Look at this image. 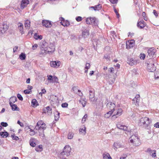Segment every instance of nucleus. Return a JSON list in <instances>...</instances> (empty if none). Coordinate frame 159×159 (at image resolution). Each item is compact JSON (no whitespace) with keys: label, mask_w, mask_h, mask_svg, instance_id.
Returning <instances> with one entry per match:
<instances>
[{"label":"nucleus","mask_w":159,"mask_h":159,"mask_svg":"<svg viewBox=\"0 0 159 159\" xmlns=\"http://www.w3.org/2000/svg\"><path fill=\"white\" fill-rule=\"evenodd\" d=\"M46 128L45 124L42 120L38 121L35 127L36 129L38 130L39 135L42 138L44 137V130Z\"/></svg>","instance_id":"1"},{"label":"nucleus","mask_w":159,"mask_h":159,"mask_svg":"<svg viewBox=\"0 0 159 159\" xmlns=\"http://www.w3.org/2000/svg\"><path fill=\"white\" fill-rule=\"evenodd\" d=\"M156 62V60L153 58L150 59L148 62L147 63V68L148 70L151 72H153L156 70V67L154 63Z\"/></svg>","instance_id":"2"},{"label":"nucleus","mask_w":159,"mask_h":159,"mask_svg":"<svg viewBox=\"0 0 159 159\" xmlns=\"http://www.w3.org/2000/svg\"><path fill=\"white\" fill-rule=\"evenodd\" d=\"M129 141L134 146H138L141 144L139 139L137 136L132 135L129 139Z\"/></svg>","instance_id":"3"},{"label":"nucleus","mask_w":159,"mask_h":159,"mask_svg":"<svg viewBox=\"0 0 159 159\" xmlns=\"http://www.w3.org/2000/svg\"><path fill=\"white\" fill-rule=\"evenodd\" d=\"M151 121L147 117H142L140 120L139 125L140 126H143L145 127L148 126L150 124Z\"/></svg>","instance_id":"4"},{"label":"nucleus","mask_w":159,"mask_h":159,"mask_svg":"<svg viewBox=\"0 0 159 159\" xmlns=\"http://www.w3.org/2000/svg\"><path fill=\"white\" fill-rule=\"evenodd\" d=\"M86 22L87 24H93L95 26H98V20L94 17H89L87 18L86 20Z\"/></svg>","instance_id":"5"},{"label":"nucleus","mask_w":159,"mask_h":159,"mask_svg":"<svg viewBox=\"0 0 159 159\" xmlns=\"http://www.w3.org/2000/svg\"><path fill=\"white\" fill-rule=\"evenodd\" d=\"M113 115L112 116V119H114L121 115L123 110L121 108H117L116 107L113 110H112Z\"/></svg>","instance_id":"6"},{"label":"nucleus","mask_w":159,"mask_h":159,"mask_svg":"<svg viewBox=\"0 0 159 159\" xmlns=\"http://www.w3.org/2000/svg\"><path fill=\"white\" fill-rule=\"evenodd\" d=\"M48 45V43L44 40L42 41V42L40 43V47L43 53H46V50L47 49Z\"/></svg>","instance_id":"7"},{"label":"nucleus","mask_w":159,"mask_h":159,"mask_svg":"<svg viewBox=\"0 0 159 159\" xmlns=\"http://www.w3.org/2000/svg\"><path fill=\"white\" fill-rule=\"evenodd\" d=\"M48 80L50 83H59V79L56 76H52L51 75H48L47 76Z\"/></svg>","instance_id":"8"},{"label":"nucleus","mask_w":159,"mask_h":159,"mask_svg":"<svg viewBox=\"0 0 159 159\" xmlns=\"http://www.w3.org/2000/svg\"><path fill=\"white\" fill-rule=\"evenodd\" d=\"M71 150L70 147L69 145H66L65 147L63 152L61 153V154L62 155H65L68 156L70 155Z\"/></svg>","instance_id":"9"},{"label":"nucleus","mask_w":159,"mask_h":159,"mask_svg":"<svg viewBox=\"0 0 159 159\" xmlns=\"http://www.w3.org/2000/svg\"><path fill=\"white\" fill-rule=\"evenodd\" d=\"M156 52V50L154 48H150L148 51V55L147 56V57L152 59L154 56Z\"/></svg>","instance_id":"10"},{"label":"nucleus","mask_w":159,"mask_h":159,"mask_svg":"<svg viewBox=\"0 0 159 159\" xmlns=\"http://www.w3.org/2000/svg\"><path fill=\"white\" fill-rule=\"evenodd\" d=\"M55 50V47L52 43H50L48 46V48L46 50V53L53 52Z\"/></svg>","instance_id":"11"},{"label":"nucleus","mask_w":159,"mask_h":159,"mask_svg":"<svg viewBox=\"0 0 159 159\" xmlns=\"http://www.w3.org/2000/svg\"><path fill=\"white\" fill-rule=\"evenodd\" d=\"M135 41L134 40L128 41L126 42V48L128 49L133 48L134 45Z\"/></svg>","instance_id":"12"},{"label":"nucleus","mask_w":159,"mask_h":159,"mask_svg":"<svg viewBox=\"0 0 159 159\" xmlns=\"http://www.w3.org/2000/svg\"><path fill=\"white\" fill-rule=\"evenodd\" d=\"M61 62L58 61H51L50 64L51 66L53 68H58L60 66Z\"/></svg>","instance_id":"13"},{"label":"nucleus","mask_w":159,"mask_h":159,"mask_svg":"<svg viewBox=\"0 0 159 159\" xmlns=\"http://www.w3.org/2000/svg\"><path fill=\"white\" fill-rule=\"evenodd\" d=\"M125 146L124 144H121L120 143H114L113 145V148L116 150L118 148H124Z\"/></svg>","instance_id":"14"},{"label":"nucleus","mask_w":159,"mask_h":159,"mask_svg":"<svg viewBox=\"0 0 159 159\" xmlns=\"http://www.w3.org/2000/svg\"><path fill=\"white\" fill-rule=\"evenodd\" d=\"M116 125L117 127L120 129L128 132L129 131L127 127L121 124V123L120 122L118 123Z\"/></svg>","instance_id":"15"},{"label":"nucleus","mask_w":159,"mask_h":159,"mask_svg":"<svg viewBox=\"0 0 159 159\" xmlns=\"http://www.w3.org/2000/svg\"><path fill=\"white\" fill-rule=\"evenodd\" d=\"M60 20L61 21L60 23L64 27H67L70 25L69 22L67 20H65L63 17H60Z\"/></svg>","instance_id":"16"},{"label":"nucleus","mask_w":159,"mask_h":159,"mask_svg":"<svg viewBox=\"0 0 159 159\" xmlns=\"http://www.w3.org/2000/svg\"><path fill=\"white\" fill-rule=\"evenodd\" d=\"M29 0H22L20 3V8L23 9L29 3Z\"/></svg>","instance_id":"17"},{"label":"nucleus","mask_w":159,"mask_h":159,"mask_svg":"<svg viewBox=\"0 0 159 159\" xmlns=\"http://www.w3.org/2000/svg\"><path fill=\"white\" fill-rule=\"evenodd\" d=\"M146 25L145 22L143 20H142L138 22L137 26L140 29H143L145 27Z\"/></svg>","instance_id":"18"},{"label":"nucleus","mask_w":159,"mask_h":159,"mask_svg":"<svg viewBox=\"0 0 159 159\" xmlns=\"http://www.w3.org/2000/svg\"><path fill=\"white\" fill-rule=\"evenodd\" d=\"M42 25L46 27H50L52 26L51 22L48 20H43L42 21Z\"/></svg>","instance_id":"19"},{"label":"nucleus","mask_w":159,"mask_h":159,"mask_svg":"<svg viewBox=\"0 0 159 159\" xmlns=\"http://www.w3.org/2000/svg\"><path fill=\"white\" fill-rule=\"evenodd\" d=\"M140 99V95L139 94H137L136 95L135 98H134L132 100L134 103L135 105H137L139 106Z\"/></svg>","instance_id":"20"},{"label":"nucleus","mask_w":159,"mask_h":159,"mask_svg":"<svg viewBox=\"0 0 159 159\" xmlns=\"http://www.w3.org/2000/svg\"><path fill=\"white\" fill-rule=\"evenodd\" d=\"M107 106L108 108L110 110H113L115 108V105L114 102H109L107 104Z\"/></svg>","instance_id":"21"},{"label":"nucleus","mask_w":159,"mask_h":159,"mask_svg":"<svg viewBox=\"0 0 159 159\" xmlns=\"http://www.w3.org/2000/svg\"><path fill=\"white\" fill-rule=\"evenodd\" d=\"M89 35V32L88 30L85 29L82 31V36L84 38H87Z\"/></svg>","instance_id":"22"},{"label":"nucleus","mask_w":159,"mask_h":159,"mask_svg":"<svg viewBox=\"0 0 159 159\" xmlns=\"http://www.w3.org/2000/svg\"><path fill=\"white\" fill-rule=\"evenodd\" d=\"M8 26L5 24H3L2 27H0L1 29V32L2 33H4L6 31H7L8 29Z\"/></svg>","instance_id":"23"},{"label":"nucleus","mask_w":159,"mask_h":159,"mask_svg":"<svg viewBox=\"0 0 159 159\" xmlns=\"http://www.w3.org/2000/svg\"><path fill=\"white\" fill-rule=\"evenodd\" d=\"M127 63L130 65L133 66L137 63V61L133 58H128L127 60Z\"/></svg>","instance_id":"24"},{"label":"nucleus","mask_w":159,"mask_h":159,"mask_svg":"<svg viewBox=\"0 0 159 159\" xmlns=\"http://www.w3.org/2000/svg\"><path fill=\"white\" fill-rule=\"evenodd\" d=\"M79 132L84 135L86 133V127L84 125L82 126L79 129Z\"/></svg>","instance_id":"25"},{"label":"nucleus","mask_w":159,"mask_h":159,"mask_svg":"<svg viewBox=\"0 0 159 159\" xmlns=\"http://www.w3.org/2000/svg\"><path fill=\"white\" fill-rule=\"evenodd\" d=\"M30 21L29 20H26L25 21V25L27 29H29L30 26Z\"/></svg>","instance_id":"26"},{"label":"nucleus","mask_w":159,"mask_h":159,"mask_svg":"<svg viewBox=\"0 0 159 159\" xmlns=\"http://www.w3.org/2000/svg\"><path fill=\"white\" fill-rule=\"evenodd\" d=\"M17 101V98L16 97H11L10 99V105L15 102Z\"/></svg>","instance_id":"27"},{"label":"nucleus","mask_w":159,"mask_h":159,"mask_svg":"<svg viewBox=\"0 0 159 159\" xmlns=\"http://www.w3.org/2000/svg\"><path fill=\"white\" fill-rule=\"evenodd\" d=\"M112 114H113L112 110H110L104 115V117L106 118H109Z\"/></svg>","instance_id":"28"},{"label":"nucleus","mask_w":159,"mask_h":159,"mask_svg":"<svg viewBox=\"0 0 159 159\" xmlns=\"http://www.w3.org/2000/svg\"><path fill=\"white\" fill-rule=\"evenodd\" d=\"M18 27L20 30V31L21 33H23V25L21 23H19L18 24Z\"/></svg>","instance_id":"29"},{"label":"nucleus","mask_w":159,"mask_h":159,"mask_svg":"<svg viewBox=\"0 0 159 159\" xmlns=\"http://www.w3.org/2000/svg\"><path fill=\"white\" fill-rule=\"evenodd\" d=\"M0 135L2 137H7L8 135V134L7 132H0Z\"/></svg>","instance_id":"30"},{"label":"nucleus","mask_w":159,"mask_h":159,"mask_svg":"<svg viewBox=\"0 0 159 159\" xmlns=\"http://www.w3.org/2000/svg\"><path fill=\"white\" fill-rule=\"evenodd\" d=\"M85 98H82L79 101V102L82 104L83 107H84L86 103L87 102L85 100Z\"/></svg>","instance_id":"31"},{"label":"nucleus","mask_w":159,"mask_h":159,"mask_svg":"<svg viewBox=\"0 0 159 159\" xmlns=\"http://www.w3.org/2000/svg\"><path fill=\"white\" fill-rule=\"evenodd\" d=\"M34 38L36 39L37 40L39 39L40 40H41L43 38V36L41 35H39L37 33H35L34 35Z\"/></svg>","instance_id":"32"},{"label":"nucleus","mask_w":159,"mask_h":159,"mask_svg":"<svg viewBox=\"0 0 159 159\" xmlns=\"http://www.w3.org/2000/svg\"><path fill=\"white\" fill-rule=\"evenodd\" d=\"M31 104L33 107H36L38 105L37 101L35 99H33L31 102Z\"/></svg>","instance_id":"33"},{"label":"nucleus","mask_w":159,"mask_h":159,"mask_svg":"<svg viewBox=\"0 0 159 159\" xmlns=\"http://www.w3.org/2000/svg\"><path fill=\"white\" fill-rule=\"evenodd\" d=\"M97 106L99 108H102L103 107V101L101 100L98 104H97Z\"/></svg>","instance_id":"34"},{"label":"nucleus","mask_w":159,"mask_h":159,"mask_svg":"<svg viewBox=\"0 0 159 159\" xmlns=\"http://www.w3.org/2000/svg\"><path fill=\"white\" fill-rule=\"evenodd\" d=\"M10 105L11 107L12 110L13 111L18 110V109L19 108H18V107L16 105L12 104L11 105Z\"/></svg>","instance_id":"35"},{"label":"nucleus","mask_w":159,"mask_h":159,"mask_svg":"<svg viewBox=\"0 0 159 159\" xmlns=\"http://www.w3.org/2000/svg\"><path fill=\"white\" fill-rule=\"evenodd\" d=\"M103 159H112L110 154L109 153L104 154L103 155Z\"/></svg>","instance_id":"36"},{"label":"nucleus","mask_w":159,"mask_h":159,"mask_svg":"<svg viewBox=\"0 0 159 159\" xmlns=\"http://www.w3.org/2000/svg\"><path fill=\"white\" fill-rule=\"evenodd\" d=\"M74 134L71 132H69L67 135V138L69 139H71L74 136Z\"/></svg>","instance_id":"37"},{"label":"nucleus","mask_w":159,"mask_h":159,"mask_svg":"<svg viewBox=\"0 0 159 159\" xmlns=\"http://www.w3.org/2000/svg\"><path fill=\"white\" fill-rule=\"evenodd\" d=\"M21 60H24L25 59L26 56L25 54L23 53H21L19 56Z\"/></svg>","instance_id":"38"},{"label":"nucleus","mask_w":159,"mask_h":159,"mask_svg":"<svg viewBox=\"0 0 159 159\" xmlns=\"http://www.w3.org/2000/svg\"><path fill=\"white\" fill-rule=\"evenodd\" d=\"M102 8V6L101 4H98L97 5H95V6L94 7V10L96 11V10H100L101 8Z\"/></svg>","instance_id":"39"},{"label":"nucleus","mask_w":159,"mask_h":159,"mask_svg":"<svg viewBox=\"0 0 159 159\" xmlns=\"http://www.w3.org/2000/svg\"><path fill=\"white\" fill-rule=\"evenodd\" d=\"M28 129H30V134L31 136H33L34 135L35 133L34 130L33 129H31L29 127H28Z\"/></svg>","instance_id":"40"},{"label":"nucleus","mask_w":159,"mask_h":159,"mask_svg":"<svg viewBox=\"0 0 159 159\" xmlns=\"http://www.w3.org/2000/svg\"><path fill=\"white\" fill-rule=\"evenodd\" d=\"M56 96H54V95H51L50 98V100L52 102L56 101Z\"/></svg>","instance_id":"41"},{"label":"nucleus","mask_w":159,"mask_h":159,"mask_svg":"<svg viewBox=\"0 0 159 159\" xmlns=\"http://www.w3.org/2000/svg\"><path fill=\"white\" fill-rule=\"evenodd\" d=\"M155 79L159 78V71H157L155 73Z\"/></svg>","instance_id":"42"},{"label":"nucleus","mask_w":159,"mask_h":159,"mask_svg":"<svg viewBox=\"0 0 159 159\" xmlns=\"http://www.w3.org/2000/svg\"><path fill=\"white\" fill-rule=\"evenodd\" d=\"M88 117V115L87 114H85L84 117H83L82 120V123H84L86 120V119Z\"/></svg>","instance_id":"43"},{"label":"nucleus","mask_w":159,"mask_h":159,"mask_svg":"<svg viewBox=\"0 0 159 159\" xmlns=\"http://www.w3.org/2000/svg\"><path fill=\"white\" fill-rule=\"evenodd\" d=\"M140 58L141 59L144 60L145 57V55L143 53H141L140 55Z\"/></svg>","instance_id":"44"},{"label":"nucleus","mask_w":159,"mask_h":159,"mask_svg":"<svg viewBox=\"0 0 159 159\" xmlns=\"http://www.w3.org/2000/svg\"><path fill=\"white\" fill-rule=\"evenodd\" d=\"M90 65L89 63H87L85 65V69L87 70H88L90 68Z\"/></svg>","instance_id":"45"},{"label":"nucleus","mask_w":159,"mask_h":159,"mask_svg":"<svg viewBox=\"0 0 159 159\" xmlns=\"http://www.w3.org/2000/svg\"><path fill=\"white\" fill-rule=\"evenodd\" d=\"M60 113H57V114H56L55 116V120H58L60 117Z\"/></svg>","instance_id":"46"},{"label":"nucleus","mask_w":159,"mask_h":159,"mask_svg":"<svg viewBox=\"0 0 159 159\" xmlns=\"http://www.w3.org/2000/svg\"><path fill=\"white\" fill-rule=\"evenodd\" d=\"M11 137L14 140H17L19 139V138L17 136H16L14 134H11Z\"/></svg>","instance_id":"47"},{"label":"nucleus","mask_w":159,"mask_h":159,"mask_svg":"<svg viewBox=\"0 0 159 159\" xmlns=\"http://www.w3.org/2000/svg\"><path fill=\"white\" fill-rule=\"evenodd\" d=\"M1 125L2 127H7L8 125L6 122H2L1 123Z\"/></svg>","instance_id":"48"},{"label":"nucleus","mask_w":159,"mask_h":159,"mask_svg":"<svg viewBox=\"0 0 159 159\" xmlns=\"http://www.w3.org/2000/svg\"><path fill=\"white\" fill-rule=\"evenodd\" d=\"M75 19L77 21L79 22L82 20V18L81 16H77L76 17Z\"/></svg>","instance_id":"49"},{"label":"nucleus","mask_w":159,"mask_h":159,"mask_svg":"<svg viewBox=\"0 0 159 159\" xmlns=\"http://www.w3.org/2000/svg\"><path fill=\"white\" fill-rule=\"evenodd\" d=\"M17 97L20 100L22 101L23 100V98L20 94H18Z\"/></svg>","instance_id":"50"},{"label":"nucleus","mask_w":159,"mask_h":159,"mask_svg":"<svg viewBox=\"0 0 159 159\" xmlns=\"http://www.w3.org/2000/svg\"><path fill=\"white\" fill-rule=\"evenodd\" d=\"M30 146L33 147H34L36 145V143L33 142V141H30Z\"/></svg>","instance_id":"51"},{"label":"nucleus","mask_w":159,"mask_h":159,"mask_svg":"<svg viewBox=\"0 0 159 159\" xmlns=\"http://www.w3.org/2000/svg\"><path fill=\"white\" fill-rule=\"evenodd\" d=\"M89 95L90 96H92V97H94V93L92 90H89Z\"/></svg>","instance_id":"52"},{"label":"nucleus","mask_w":159,"mask_h":159,"mask_svg":"<svg viewBox=\"0 0 159 159\" xmlns=\"http://www.w3.org/2000/svg\"><path fill=\"white\" fill-rule=\"evenodd\" d=\"M46 90L45 89H43L41 90V92L39 93V94L42 96L43 94H45L46 93Z\"/></svg>","instance_id":"53"},{"label":"nucleus","mask_w":159,"mask_h":159,"mask_svg":"<svg viewBox=\"0 0 159 159\" xmlns=\"http://www.w3.org/2000/svg\"><path fill=\"white\" fill-rule=\"evenodd\" d=\"M31 91L29 90L28 89L25 90L24 91V93L27 94H29L30 93V92Z\"/></svg>","instance_id":"54"},{"label":"nucleus","mask_w":159,"mask_h":159,"mask_svg":"<svg viewBox=\"0 0 159 159\" xmlns=\"http://www.w3.org/2000/svg\"><path fill=\"white\" fill-rule=\"evenodd\" d=\"M109 1L112 4H116L118 1V0H109Z\"/></svg>","instance_id":"55"},{"label":"nucleus","mask_w":159,"mask_h":159,"mask_svg":"<svg viewBox=\"0 0 159 159\" xmlns=\"http://www.w3.org/2000/svg\"><path fill=\"white\" fill-rule=\"evenodd\" d=\"M68 104L66 103H63L61 104V106L62 107H66L68 106Z\"/></svg>","instance_id":"56"},{"label":"nucleus","mask_w":159,"mask_h":159,"mask_svg":"<svg viewBox=\"0 0 159 159\" xmlns=\"http://www.w3.org/2000/svg\"><path fill=\"white\" fill-rule=\"evenodd\" d=\"M89 100L91 102H94L95 101L94 97H92V96H89Z\"/></svg>","instance_id":"57"},{"label":"nucleus","mask_w":159,"mask_h":159,"mask_svg":"<svg viewBox=\"0 0 159 159\" xmlns=\"http://www.w3.org/2000/svg\"><path fill=\"white\" fill-rule=\"evenodd\" d=\"M153 153H152V156L153 157H156V150H153Z\"/></svg>","instance_id":"58"},{"label":"nucleus","mask_w":159,"mask_h":159,"mask_svg":"<svg viewBox=\"0 0 159 159\" xmlns=\"http://www.w3.org/2000/svg\"><path fill=\"white\" fill-rule=\"evenodd\" d=\"M109 71L111 73H113L114 72V69L113 68L111 67V68H110V69H109Z\"/></svg>","instance_id":"59"},{"label":"nucleus","mask_w":159,"mask_h":159,"mask_svg":"<svg viewBox=\"0 0 159 159\" xmlns=\"http://www.w3.org/2000/svg\"><path fill=\"white\" fill-rule=\"evenodd\" d=\"M154 126L156 128H159V122H157L154 124Z\"/></svg>","instance_id":"60"},{"label":"nucleus","mask_w":159,"mask_h":159,"mask_svg":"<svg viewBox=\"0 0 159 159\" xmlns=\"http://www.w3.org/2000/svg\"><path fill=\"white\" fill-rule=\"evenodd\" d=\"M17 123L19 124L21 127H23L24 126V125L23 123L20 122V121L18 120L17 121Z\"/></svg>","instance_id":"61"},{"label":"nucleus","mask_w":159,"mask_h":159,"mask_svg":"<svg viewBox=\"0 0 159 159\" xmlns=\"http://www.w3.org/2000/svg\"><path fill=\"white\" fill-rule=\"evenodd\" d=\"M18 47L17 46H16L15 47L13 48V52H16V51L18 49Z\"/></svg>","instance_id":"62"},{"label":"nucleus","mask_w":159,"mask_h":159,"mask_svg":"<svg viewBox=\"0 0 159 159\" xmlns=\"http://www.w3.org/2000/svg\"><path fill=\"white\" fill-rule=\"evenodd\" d=\"M104 58L107 60H109L110 58L109 56L107 54L104 55Z\"/></svg>","instance_id":"63"},{"label":"nucleus","mask_w":159,"mask_h":159,"mask_svg":"<svg viewBox=\"0 0 159 159\" xmlns=\"http://www.w3.org/2000/svg\"><path fill=\"white\" fill-rule=\"evenodd\" d=\"M38 45L37 44H35L32 46V48L33 49H35L37 48Z\"/></svg>","instance_id":"64"}]
</instances>
